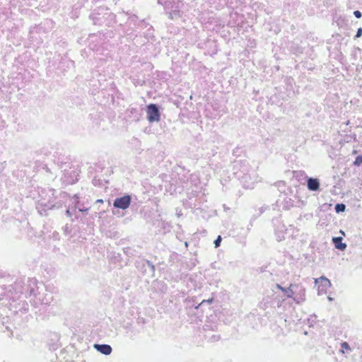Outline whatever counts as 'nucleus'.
<instances>
[{
  "mask_svg": "<svg viewBox=\"0 0 362 362\" xmlns=\"http://www.w3.org/2000/svg\"><path fill=\"white\" fill-rule=\"evenodd\" d=\"M135 267L144 275H148L150 277L155 276L156 267L149 260L145 259H138L135 262Z\"/></svg>",
  "mask_w": 362,
  "mask_h": 362,
  "instance_id": "nucleus-1",
  "label": "nucleus"
},
{
  "mask_svg": "<svg viewBox=\"0 0 362 362\" xmlns=\"http://www.w3.org/2000/svg\"><path fill=\"white\" fill-rule=\"evenodd\" d=\"M146 119L149 123L158 122L160 120V106L156 103L146 105Z\"/></svg>",
  "mask_w": 362,
  "mask_h": 362,
  "instance_id": "nucleus-2",
  "label": "nucleus"
},
{
  "mask_svg": "<svg viewBox=\"0 0 362 362\" xmlns=\"http://www.w3.org/2000/svg\"><path fill=\"white\" fill-rule=\"evenodd\" d=\"M132 197L129 194H125L122 197H117L113 202V206L117 209L125 210L130 206Z\"/></svg>",
  "mask_w": 362,
  "mask_h": 362,
  "instance_id": "nucleus-3",
  "label": "nucleus"
},
{
  "mask_svg": "<svg viewBox=\"0 0 362 362\" xmlns=\"http://www.w3.org/2000/svg\"><path fill=\"white\" fill-rule=\"evenodd\" d=\"M248 173L249 171H246L245 173L241 174L239 171H235V177L240 181L245 188H250L252 185V178Z\"/></svg>",
  "mask_w": 362,
  "mask_h": 362,
  "instance_id": "nucleus-4",
  "label": "nucleus"
},
{
  "mask_svg": "<svg viewBox=\"0 0 362 362\" xmlns=\"http://www.w3.org/2000/svg\"><path fill=\"white\" fill-rule=\"evenodd\" d=\"M183 6L182 2L177 1L173 6H172L171 11L167 12L168 18L171 20H177L182 16V12L181 11V7Z\"/></svg>",
  "mask_w": 362,
  "mask_h": 362,
  "instance_id": "nucleus-5",
  "label": "nucleus"
},
{
  "mask_svg": "<svg viewBox=\"0 0 362 362\" xmlns=\"http://www.w3.org/2000/svg\"><path fill=\"white\" fill-rule=\"evenodd\" d=\"M250 167L248 162L246 160H235L233 162V174L235 175V171H239L240 173H245L246 171H249Z\"/></svg>",
  "mask_w": 362,
  "mask_h": 362,
  "instance_id": "nucleus-6",
  "label": "nucleus"
},
{
  "mask_svg": "<svg viewBox=\"0 0 362 362\" xmlns=\"http://www.w3.org/2000/svg\"><path fill=\"white\" fill-rule=\"evenodd\" d=\"M315 284L320 283L318 286V291H326L327 288H330L332 286L331 281L325 276H322L318 279H315Z\"/></svg>",
  "mask_w": 362,
  "mask_h": 362,
  "instance_id": "nucleus-7",
  "label": "nucleus"
},
{
  "mask_svg": "<svg viewBox=\"0 0 362 362\" xmlns=\"http://www.w3.org/2000/svg\"><path fill=\"white\" fill-rule=\"evenodd\" d=\"M306 182L308 190L317 192L320 189V182L318 178L312 177H308Z\"/></svg>",
  "mask_w": 362,
  "mask_h": 362,
  "instance_id": "nucleus-8",
  "label": "nucleus"
},
{
  "mask_svg": "<svg viewBox=\"0 0 362 362\" xmlns=\"http://www.w3.org/2000/svg\"><path fill=\"white\" fill-rule=\"evenodd\" d=\"M14 289L17 293L21 294L29 291V294L31 295L33 288H29V286H25L22 280H17L14 284Z\"/></svg>",
  "mask_w": 362,
  "mask_h": 362,
  "instance_id": "nucleus-9",
  "label": "nucleus"
},
{
  "mask_svg": "<svg viewBox=\"0 0 362 362\" xmlns=\"http://www.w3.org/2000/svg\"><path fill=\"white\" fill-rule=\"evenodd\" d=\"M93 347L98 352L104 354V355H110L112 351V348L109 344H94Z\"/></svg>",
  "mask_w": 362,
  "mask_h": 362,
  "instance_id": "nucleus-10",
  "label": "nucleus"
},
{
  "mask_svg": "<svg viewBox=\"0 0 362 362\" xmlns=\"http://www.w3.org/2000/svg\"><path fill=\"white\" fill-rule=\"evenodd\" d=\"M332 243L334 245L335 248L340 251H344L347 245L343 243V238L340 236L333 237Z\"/></svg>",
  "mask_w": 362,
  "mask_h": 362,
  "instance_id": "nucleus-11",
  "label": "nucleus"
},
{
  "mask_svg": "<svg viewBox=\"0 0 362 362\" xmlns=\"http://www.w3.org/2000/svg\"><path fill=\"white\" fill-rule=\"evenodd\" d=\"M276 288L279 290H281L282 292L284 293L285 296L287 297V298H292L293 296V291H292L291 289V286H292V284L291 285L290 287L288 288H284L283 286H281L280 284H276Z\"/></svg>",
  "mask_w": 362,
  "mask_h": 362,
  "instance_id": "nucleus-12",
  "label": "nucleus"
},
{
  "mask_svg": "<svg viewBox=\"0 0 362 362\" xmlns=\"http://www.w3.org/2000/svg\"><path fill=\"white\" fill-rule=\"evenodd\" d=\"M346 205L343 203H338L334 206V210L337 214H339L341 212L345 211L346 210Z\"/></svg>",
  "mask_w": 362,
  "mask_h": 362,
  "instance_id": "nucleus-13",
  "label": "nucleus"
},
{
  "mask_svg": "<svg viewBox=\"0 0 362 362\" xmlns=\"http://www.w3.org/2000/svg\"><path fill=\"white\" fill-rule=\"evenodd\" d=\"M361 164H362V155H358V156H356V158L354 162V165L355 166H360Z\"/></svg>",
  "mask_w": 362,
  "mask_h": 362,
  "instance_id": "nucleus-14",
  "label": "nucleus"
},
{
  "mask_svg": "<svg viewBox=\"0 0 362 362\" xmlns=\"http://www.w3.org/2000/svg\"><path fill=\"white\" fill-rule=\"evenodd\" d=\"M222 241V238L221 235H218L216 239L214 241V247L217 248L221 245V243Z\"/></svg>",
  "mask_w": 362,
  "mask_h": 362,
  "instance_id": "nucleus-15",
  "label": "nucleus"
},
{
  "mask_svg": "<svg viewBox=\"0 0 362 362\" xmlns=\"http://www.w3.org/2000/svg\"><path fill=\"white\" fill-rule=\"evenodd\" d=\"M354 15L356 18H360L362 16V13L360 11L356 10L354 11Z\"/></svg>",
  "mask_w": 362,
  "mask_h": 362,
  "instance_id": "nucleus-16",
  "label": "nucleus"
},
{
  "mask_svg": "<svg viewBox=\"0 0 362 362\" xmlns=\"http://www.w3.org/2000/svg\"><path fill=\"white\" fill-rule=\"evenodd\" d=\"M362 35V28H358L357 31H356V34L355 35V37L356 38H358V37H361Z\"/></svg>",
  "mask_w": 362,
  "mask_h": 362,
  "instance_id": "nucleus-17",
  "label": "nucleus"
},
{
  "mask_svg": "<svg viewBox=\"0 0 362 362\" xmlns=\"http://www.w3.org/2000/svg\"><path fill=\"white\" fill-rule=\"evenodd\" d=\"M341 347L343 349H350V346H349V344L346 341L341 343Z\"/></svg>",
  "mask_w": 362,
  "mask_h": 362,
  "instance_id": "nucleus-18",
  "label": "nucleus"
},
{
  "mask_svg": "<svg viewBox=\"0 0 362 362\" xmlns=\"http://www.w3.org/2000/svg\"><path fill=\"white\" fill-rule=\"evenodd\" d=\"M212 302H213V298H209V299H208V300H202V302L201 303V304H200V305H202V304H204V303H208V304H210V303H211Z\"/></svg>",
  "mask_w": 362,
  "mask_h": 362,
  "instance_id": "nucleus-19",
  "label": "nucleus"
},
{
  "mask_svg": "<svg viewBox=\"0 0 362 362\" xmlns=\"http://www.w3.org/2000/svg\"><path fill=\"white\" fill-rule=\"evenodd\" d=\"M66 215L68 216V217H71L72 214H71V212L70 211L69 209H66Z\"/></svg>",
  "mask_w": 362,
  "mask_h": 362,
  "instance_id": "nucleus-20",
  "label": "nucleus"
},
{
  "mask_svg": "<svg viewBox=\"0 0 362 362\" xmlns=\"http://www.w3.org/2000/svg\"><path fill=\"white\" fill-rule=\"evenodd\" d=\"M88 208H79L78 209V211H81V212H86V211H88Z\"/></svg>",
  "mask_w": 362,
  "mask_h": 362,
  "instance_id": "nucleus-21",
  "label": "nucleus"
},
{
  "mask_svg": "<svg viewBox=\"0 0 362 362\" xmlns=\"http://www.w3.org/2000/svg\"><path fill=\"white\" fill-rule=\"evenodd\" d=\"M238 148H237L236 149H235V150L233 151V153L234 155H236V153H238Z\"/></svg>",
  "mask_w": 362,
  "mask_h": 362,
  "instance_id": "nucleus-22",
  "label": "nucleus"
},
{
  "mask_svg": "<svg viewBox=\"0 0 362 362\" xmlns=\"http://www.w3.org/2000/svg\"><path fill=\"white\" fill-rule=\"evenodd\" d=\"M327 299L329 300V301H332L334 300L333 298H332L331 296H328L327 297Z\"/></svg>",
  "mask_w": 362,
  "mask_h": 362,
  "instance_id": "nucleus-23",
  "label": "nucleus"
},
{
  "mask_svg": "<svg viewBox=\"0 0 362 362\" xmlns=\"http://www.w3.org/2000/svg\"><path fill=\"white\" fill-rule=\"evenodd\" d=\"M96 202H97V203H103V199H98V200L96 201Z\"/></svg>",
  "mask_w": 362,
  "mask_h": 362,
  "instance_id": "nucleus-24",
  "label": "nucleus"
},
{
  "mask_svg": "<svg viewBox=\"0 0 362 362\" xmlns=\"http://www.w3.org/2000/svg\"><path fill=\"white\" fill-rule=\"evenodd\" d=\"M74 199H78V197L77 196V194H75V195L74 196Z\"/></svg>",
  "mask_w": 362,
  "mask_h": 362,
  "instance_id": "nucleus-25",
  "label": "nucleus"
},
{
  "mask_svg": "<svg viewBox=\"0 0 362 362\" xmlns=\"http://www.w3.org/2000/svg\"><path fill=\"white\" fill-rule=\"evenodd\" d=\"M281 235H279V237H278V241H281Z\"/></svg>",
  "mask_w": 362,
  "mask_h": 362,
  "instance_id": "nucleus-26",
  "label": "nucleus"
},
{
  "mask_svg": "<svg viewBox=\"0 0 362 362\" xmlns=\"http://www.w3.org/2000/svg\"><path fill=\"white\" fill-rule=\"evenodd\" d=\"M185 246L187 247L188 246V243L187 242H185Z\"/></svg>",
  "mask_w": 362,
  "mask_h": 362,
  "instance_id": "nucleus-27",
  "label": "nucleus"
}]
</instances>
